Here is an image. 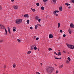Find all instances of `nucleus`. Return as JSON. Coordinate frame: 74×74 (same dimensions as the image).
<instances>
[{
  "mask_svg": "<svg viewBox=\"0 0 74 74\" xmlns=\"http://www.w3.org/2000/svg\"><path fill=\"white\" fill-rule=\"evenodd\" d=\"M38 27V25L35 26V29H37V27Z\"/></svg>",
  "mask_w": 74,
  "mask_h": 74,
  "instance_id": "18",
  "label": "nucleus"
},
{
  "mask_svg": "<svg viewBox=\"0 0 74 74\" xmlns=\"http://www.w3.org/2000/svg\"><path fill=\"white\" fill-rule=\"evenodd\" d=\"M58 73H59V71H56V74H58Z\"/></svg>",
  "mask_w": 74,
  "mask_h": 74,
  "instance_id": "39",
  "label": "nucleus"
},
{
  "mask_svg": "<svg viewBox=\"0 0 74 74\" xmlns=\"http://www.w3.org/2000/svg\"><path fill=\"white\" fill-rule=\"evenodd\" d=\"M17 41L19 42H21V40H19V39H17Z\"/></svg>",
  "mask_w": 74,
  "mask_h": 74,
  "instance_id": "34",
  "label": "nucleus"
},
{
  "mask_svg": "<svg viewBox=\"0 0 74 74\" xmlns=\"http://www.w3.org/2000/svg\"><path fill=\"white\" fill-rule=\"evenodd\" d=\"M2 9L1 8V6H0V10H1Z\"/></svg>",
  "mask_w": 74,
  "mask_h": 74,
  "instance_id": "48",
  "label": "nucleus"
},
{
  "mask_svg": "<svg viewBox=\"0 0 74 74\" xmlns=\"http://www.w3.org/2000/svg\"><path fill=\"white\" fill-rule=\"evenodd\" d=\"M66 36L65 34H64L63 35V37H66Z\"/></svg>",
  "mask_w": 74,
  "mask_h": 74,
  "instance_id": "36",
  "label": "nucleus"
},
{
  "mask_svg": "<svg viewBox=\"0 0 74 74\" xmlns=\"http://www.w3.org/2000/svg\"><path fill=\"white\" fill-rule=\"evenodd\" d=\"M58 54H59V55H61V53H60V51L59 52Z\"/></svg>",
  "mask_w": 74,
  "mask_h": 74,
  "instance_id": "28",
  "label": "nucleus"
},
{
  "mask_svg": "<svg viewBox=\"0 0 74 74\" xmlns=\"http://www.w3.org/2000/svg\"><path fill=\"white\" fill-rule=\"evenodd\" d=\"M0 27L1 28V29H4V27L1 25H0Z\"/></svg>",
  "mask_w": 74,
  "mask_h": 74,
  "instance_id": "10",
  "label": "nucleus"
},
{
  "mask_svg": "<svg viewBox=\"0 0 74 74\" xmlns=\"http://www.w3.org/2000/svg\"><path fill=\"white\" fill-rule=\"evenodd\" d=\"M56 55H58V56H59V54H56Z\"/></svg>",
  "mask_w": 74,
  "mask_h": 74,
  "instance_id": "52",
  "label": "nucleus"
},
{
  "mask_svg": "<svg viewBox=\"0 0 74 74\" xmlns=\"http://www.w3.org/2000/svg\"><path fill=\"white\" fill-rule=\"evenodd\" d=\"M66 45H67L68 47L71 49H73L74 48V45H69L67 43L66 44Z\"/></svg>",
  "mask_w": 74,
  "mask_h": 74,
  "instance_id": "2",
  "label": "nucleus"
},
{
  "mask_svg": "<svg viewBox=\"0 0 74 74\" xmlns=\"http://www.w3.org/2000/svg\"><path fill=\"white\" fill-rule=\"evenodd\" d=\"M48 50H49V51H51V50H52V49H51V48H49Z\"/></svg>",
  "mask_w": 74,
  "mask_h": 74,
  "instance_id": "35",
  "label": "nucleus"
},
{
  "mask_svg": "<svg viewBox=\"0 0 74 74\" xmlns=\"http://www.w3.org/2000/svg\"><path fill=\"white\" fill-rule=\"evenodd\" d=\"M35 19L36 20H38V16H36L35 17Z\"/></svg>",
  "mask_w": 74,
  "mask_h": 74,
  "instance_id": "21",
  "label": "nucleus"
},
{
  "mask_svg": "<svg viewBox=\"0 0 74 74\" xmlns=\"http://www.w3.org/2000/svg\"><path fill=\"white\" fill-rule=\"evenodd\" d=\"M70 27H71V28H72V27H73H73H74V24H73L71 23L70 24Z\"/></svg>",
  "mask_w": 74,
  "mask_h": 74,
  "instance_id": "9",
  "label": "nucleus"
},
{
  "mask_svg": "<svg viewBox=\"0 0 74 74\" xmlns=\"http://www.w3.org/2000/svg\"><path fill=\"white\" fill-rule=\"evenodd\" d=\"M13 29H16V27H13Z\"/></svg>",
  "mask_w": 74,
  "mask_h": 74,
  "instance_id": "50",
  "label": "nucleus"
},
{
  "mask_svg": "<svg viewBox=\"0 0 74 74\" xmlns=\"http://www.w3.org/2000/svg\"><path fill=\"white\" fill-rule=\"evenodd\" d=\"M66 63H69V61L67 60L66 61Z\"/></svg>",
  "mask_w": 74,
  "mask_h": 74,
  "instance_id": "24",
  "label": "nucleus"
},
{
  "mask_svg": "<svg viewBox=\"0 0 74 74\" xmlns=\"http://www.w3.org/2000/svg\"><path fill=\"white\" fill-rule=\"evenodd\" d=\"M55 66H57V65H56V64H55Z\"/></svg>",
  "mask_w": 74,
  "mask_h": 74,
  "instance_id": "58",
  "label": "nucleus"
},
{
  "mask_svg": "<svg viewBox=\"0 0 74 74\" xmlns=\"http://www.w3.org/2000/svg\"><path fill=\"white\" fill-rule=\"evenodd\" d=\"M14 1V0H11V1H12V2H13Z\"/></svg>",
  "mask_w": 74,
  "mask_h": 74,
  "instance_id": "53",
  "label": "nucleus"
},
{
  "mask_svg": "<svg viewBox=\"0 0 74 74\" xmlns=\"http://www.w3.org/2000/svg\"><path fill=\"white\" fill-rule=\"evenodd\" d=\"M49 38H53V35L52 34H49Z\"/></svg>",
  "mask_w": 74,
  "mask_h": 74,
  "instance_id": "6",
  "label": "nucleus"
},
{
  "mask_svg": "<svg viewBox=\"0 0 74 74\" xmlns=\"http://www.w3.org/2000/svg\"><path fill=\"white\" fill-rule=\"evenodd\" d=\"M8 29L9 33H10V34H11V31L10 30V27H8Z\"/></svg>",
  "mask_w": 74,
  "mask_h": 74,
  "instance_id": "8",
  "label": "nucleus"
},
{
  "mask_svg": "<svg viewBox=\"0 0 74 74\" xmlns=\"http://www.w3.org/2000/svg\"><path fill=\"white\" fill-rule=\"evenodd\" d=\"M5 31L6 33V34H7V31L6 30V29L5 28Z\"/></svg>",
  "mask_w": 74,
  "mask_h": 74,
  "instance_id": "30",
  "label": "nucleus"
},
{
  "mask_svg": "<svg viewBox=\"0 0 74 74\" xmlns=\"http://www.w3.org/2000/svg\"><path fill=\"white\" fill-rule=\"evenodd\" d=\"M41 9L42 10H44V7L43 6H42L41 7Z\"/></svg>",
  "mask_w": 74,
  "mask_h": 74,
  "instance_id": "19",
  "label": "nucleus"
},
{
  "mask_svg": "<svg viewBox=\"0 0 74 74\" xmlns=\"http://www.w3.org/2000/svg\"><path fill=\"white\" fill-rule=\"evenodd\" d=\"M68 32L69 34H71V28H69L68 29Z\"/></svg>",
  "mask_w": 74,
  "mask_h": 74,
  "instance_id": "7",
  "label": "nucleus"
},
{
  "mask_svg": "<svg viewBox=\"0 0 74 74\" xmlns=\"http://www.w3.org/2000/svg\"><path fill=\"white\" fill-rule=\"evenodd\" d=\"M3 41V40H1L0 41V42H2Z\"/></svg>",
  "mask_w": 74,
  "mask_h": 74,
  "instance_id": "41",
  "label": "nucleus"
},
{
  "mask_svg": "<svg viewBox=\"0 0 74 74\" xmlns=\"http://www.w3.org/2000/svg\"><path fill=\"white\" fill-rule=\"evenodd\" d=\"M58 28H59V27H60V23H58Z\"/></svg>",
  "mask_w": 74,
  "mask_h": 74,
  "instance_id": "11",
  "label": "nucleus"
},
{
  "mask_svg": "<svg viewBox=\"0 0 74 74\" xmlns=\"http://www.w3.org/2000/svg\"><path fill=\"white\" fill-rule=\"evenodd\" d=\"M13 7L15 10H17L18 9V6L17 5L14 6Z\"/></svg>",
  "mask_w": 74,
  "mask_h": 74,
  "instance_id": "5",
  "label": "nucleus"
},
{
  "mask_svg": "<svg viewBox=\"0 0 74 74\" xmlns=\"http://www.w3.org/2000/svg\"><path fill=\"white\" fill-rule=\"evenodd\" d=\"M72 3H74V0H73V1H72Z\"/></svg>",
  "mask_w": 74,
  "mask_h": 74,
  "instance_id": "42",
  "label": "nucleus"
},
{
  "mask_svg": "<svg viewBox=\"0 0 74 74\" xmlns=\"http://www.w3.org/2000/svg\"><path fill=\"white\" fill-rule=\"evenodd\" d=\"M68 8H69V9L71 8V6H69L68 7Z\"/></svg>",
  "mask_w": 74,
  "mask_h": 74,
  "instance_id": "45",
  "label": "nucleus"
},
{
  "mask_svg": "<svg viewBox=\"0 0 74 74\" xmlns=\"http://www.w3.org/2000/svg\"><path fill=\"white\" fill-rule=\"evenodd\" d=\"M39 39V38H36V40H38V39Z\"/></svg>",
  "mask_w": 74,
  "mask_h": 74,
  "instance_id": "31",
  "label": "nucleus"
},
{
  "mask_svg": "<svg viewBox=\"0 0 74 74\" xmlns=\"http://www.w3.org/2000/svg\"><path fill=\"white\" fill-rule=\"evenodd\" d=\"M67 59L68 60H69V61H70L71 60V59H70V57H68Z\"/></svg>",
  "mask_w": 74,
  "mask_h": 74,
  "instance_id": "23",
  "label": "nucleus"
},
{
  "mask_svg": "<svg viewBox=\"0 0 74 74\" xmlns=\"http://www.w3.org/2000/svg\"><path fill=\"white\" fill-rule=\"evenodd\" d=\"M16 23L17 24H20L22 22V20L21 19H17L15 21Z\"/></svg>",
  "mask_w": 74,
  "mask_h": 74,
  "instance_id": "3",
  "label": "nucleus"
},
{
  "mask_svg": "<svg viewBox=\"0 0 74 74\" xmlns=\"http://www.w3.org/2000/svg\"><path fill=\"white\" fill-rule=\"evenodd\" d=\"M52 1L54 4H55L56 3V0H52Z\"/></svg>",
  "mask_w": 74,
  "mask_h": 74,
  "instance_id": "12",
  "label": "nucleus"
},
{
  "mask_svg": "<svg viewBox=\"0 0 74 74\" xmlns=\"http://www.w3.org/2000/svg\"><path fill=\"white\" fill-rule=\"evenodd\" d=\"M13 67H14V68H15V67H16L15 64H14L13 65Z\"/></svg>",
  "mask_w": 74,
  "mask_h": 74,
  "instance_id": "27",
  "label": "nucleus"
},
{
  "mask_svg": "<svg viewBox=\"0 0 74 74\" xmlns=\"http://www.w3.org/2000/svg\"><path fill=\"white\" fill-rule=\"evenodd\" d=\"M59 12V11L58 10H55L54 12H53V13L54 14V15H55L56 16H58V14H56V13Z\"/></svg>",
  "mask_w": 74,
  "mask_h": 74,
  "instance_id": "4",
  "label": "nucleus"
},
{
  "mask_svg": "<svg viewBox=\"0 0 74 74\" xmlns=\"http://www.w3.org/2000/svg\"><path fill=\"white\" fill-rule=\"evenodd\" d=\"M58 59H61V58L60 57Z\"/></svg>",
  "mask_w": 74,
  "mask_h": 74,
  "instance_id": "57",
  "label": "nucleus"
},
{
  "mask_svg": "<svg viewBox=\"0 0 74 74\" xmlns=\"http://www.w3.org/2000/svg\"><path fill=\"white\" fill-rule=\"evenodd\" d=\"M38 25H39V26H41V25L40 24H37Z\"/></svg>",
  "mask_w": 74,
  "mask_h": 74,
  "instance_id": "49",
  "label": "nucleus"
},
{
  "mask_svg": "<svg viewBox=\"0 0 74 74\" xmlns=\"http://www.w3.org/2000/svg\"><path fill=\"white\" fill-rule=\"evenodd\" d=\"M38 51H40V49H39V48L38 49Z\"/></svg>",
  "mask_w": 74,
  "mask_h": 74,
  "instance_id": "51",
  "label": "nucleus"
},
{
  "mask_svg": "<svg viewBox=\"0 0 74 74\" xmlns=\"http://www.w3.org/2000/svg\"><path fill=\"white\" fill-rule=\"evenodd\" d=\"M46 71L47 72L48 74H51L52 71H53L54 70V68L47 66L46 68Z\"/></svg>",
  "mask_w": 74,
  "mask_h": 74,
  "instance_id": "1",
  "label": "nucleus"
},
{
  "mask_svg": "<svg viewBox=\"0 0 74 74\" xmlns=\"http://www.w3.org/2000/svg\"><path fill=\"white\" fill-rule=\"evenodd\" d=\"M31 49L32 50L33 49H34V46H32L31 47Z\"/></svg>",
  "mask_w": 74,
  "mask_h": 74,
  "instance_id": "15",
  "label": "nucleus"
},
{
  "mask_svg": "<svg viewBox=\"0 0 74 74\" xmlns=\"http://www.w3.org/2000/svg\"><path fill=\"white\" fill-rule=\"evenodd\" d=\"M58 51H60V50H58Z\"/></svg>",
  "mask_w": 74,
  "mask_h": 74,
  "instance_id": "59",
  "label": "nucleus"
},
{
  "mask_svg": "<svg viewBox=\"0 0 74 74\" xmlns=\"http://www.w3.org/2000/svg\"><path fill=\"white\" fill-rule=\"evenodd\" d=\"M3 74H4V73Z\"/></svg>",
  "mask_w": 74,
  "mask_h": 74,
  "instance_id": "61",
  "label": "nucleus"
},
{
  "mask_svg": "<svg viewBox=\"0 0 74 74\" xmlns=\"http://www.w3.org/2000/svg\"><path fill=\"white\" fill-rule=\"evenodd\" d=\"M36 74H40V73H39V72H36Z\"/></svg>",
  "mask_w": 74,
  "mask_h": 74,
  "instance_id": "37",
  "label": "nucleus"
},
{
  "mask_svg": "<svg viewBox=\"0 0 74 74\" xmlns=\"http://www.w3.org/2000/svg\"><path fill=\"white\" fill-rule=\"evenodd\" d=\"M65 4L66 5H67V6H68V5H70V4L68 3H65Z\"/></svg>",
  "mask_w": 74,
  "mask_h": 74,
  "instance_id": "17",
  "label": "nucleus"
},
{
  "mask_svg": "<svg viewBox=\"0 0 74 74\" xmlns=\"http://www.w3.org/2000/svg\"><path fill=\"white\" fill-rule=\"evenodd\" d=\"M37 49V47H36V46H35L34 47V49L35 50H36V49Z\"/></svg>",
  "mask_w": 74,
  "mask_h": 74,
  "instance_id": "26",
  "label": "nucleus"
},
{
  "mask_svg": "<svg viewBox=\"0 0 74 74\" xmlns=\"http://www.w3.org/2000/svg\"><path fill=\"white\" fill-rule=\"evenodd\" d=\"M43 1L44 2H47L48 1V0H43Z\"/></svg>",
  "mask_w": 74,
  "mask_h": 74,
  "instance_id": "29",
  "label": "nucleus"
},
{
  "mask_svg": "<svg viewBox=\"0 0 74 74\" xmlns=\"http://www.w3.org/2000/svg\"><path fill=\"white\" fill-rule=\"evenodd\" d=\"M60 33H62V32H63V31H62V30L61 29L60 31Z\"/></svg>",
  "mask_w": 74,
  "mask_h": 74,
  "instance_id": "33",
  "label": "nucleus"
},
{
  "mask_svg": "<svg viewBox=\"0 0 74 74\" xmlns=\"http://www.w3.org/2000/svg\"><path fill=\"white\" fill-rule=\"evenodd\" d=\"M41 21V19H39L38 20V22H40V21Z\"/></svg>",
  "mask_w": 74,
  "mask_h": 74,
  "instance_id": "38",
  "label": "nucleus"
},
{
  "mask_svg": "<svg viewBox=\"0 0 74 74\" xmlns=\"http://www.w3.org/2000/svg\"><path fill=\"white\" fill-rule=\"evenodd\" d=\"M71 0V1H73V0Z\"/></svg>",
  "mask_w": 74,
  "mask_h": 74,
  "instance_id": "60",
  "label": "nucleus"
},
{
  "mask_svg": "<svg viewBox=\"0 0 74 74\" xmlns=\"http://www.w3.org/2000/svg\"><path fill=\"white\" fill-rule=\"evenodd\" d=\"M31 10H32V11L33 12H35V11H36V10L33 9L32 8H31Z\"/></svg>",
  "mask_w": 74,
  "mask_h": 74,
  "instance_id": "13",
  "label": "nucleus"
},
{
  "mask_svg": "<svg viewBox=\"0 0 74 74\" xmlns=\"http://www.w3.org/2000/svg\"><path fill=\"white\" fill-rule=\"evenodd\" d=\"M40 64V65H41V66H42V63H41Z\"/></svg>",
  "mask_w": 74,
  "mask_h": 74,
  "instance_id": "56",
  "label": "nucleus"
},
{
  "mask_svg": "<svg viewBox=\"0 0 74 74\" xmlns=\"http://www.w3.org/2000/svg\"><path fill=\"white\" fill-rule=\"evenodd\" d=\"M63 52H64V53H66V51H63Z\"/></svg>",
  "mask_w": 74,
  "mask_h": 74,
  "instance_id": "55",
  "label": "nucleus"
},
{
  "mask_svg": "<svg viewBox=\"0 0 74 74\" xmlns=\"http://www.w3.org/2000/svg\"><path fill=\"white\" fill-rule=\"evenodd\" d=\"M13 31L14 32H15L16 31V30L15 29H13Z\"/></svg>",
  "mask_w": 74,
  "mask_h": 74,
  "instance_id": "43",
  "label": "nucleus"
},
{
  "mask_svg": "<svg viewBox=\"0 0 74 74\" xmlns=\"http://www.w3.org/2000/svg\"><path fill=\"white\" fill-rule=\"evenodd\" d=\"M27 22L28 24H29V20H27Z\"/></svg>",
  "mask_w": 74,
  "mask_h": 74,
  "instance_id": "22",
  "label": "nucleus"
},
{
  "mask_svg": "<svg viewBox=\"0 0 74 74\" xmlns=\"http://www.w3.org/2000/svg\"><path fill=\"white\" fill-rule=\"evenodd\" d=\"M29 16L28 15V14H25L24 15V17H27V16Z\"/></svg>",
  "mask_w": 74,
  "mask_h": 74,
  "instance_id": "16",
  "label": "nucleus"
},
{
  "mask_svg": "<svg viewBox=\"0 0 74 74\" xmlns=\"http://www.w3.org/2000/svg\"><path fill=\"white\" fill-rule=\"evenodd\" d=\"M39 3H36V5L37 6H38L39 5Z\"/></svg>",
  "mask_w": 74,
  "mask_h": 74,
  "instance_id": "32",
  "label": "nucleus"
},
{
  "mask_svg": "<svg viewBox=\"0 0 74 74\" xmlns=\"http://www.w3.org/2000/svg\"><path fill=\"white\" fill-rule=\"evenodd\" d=\"M5 69V68H6V66H4L3 67Z\"/></svg>",
  "mask_w": 74,
  "mask_h": 74,
  "instance_id": "47",
  "label": "nucleus"
},
{
  "mask_svg": "<svg viewBox=\"0 0 74 74\" xmlns=\"http://www.w3.org/2000/svg\"><path fill=\"white\" fill-rule=\"evenodd\" d=\"M30 29H31V30H32L33 29V27H30Z\"/></svg>",
  "mask_w": 74,
  "mask_h": 74,
  "instance_id": "40",
  "label": "nucleus"
},
{
  "mask_svg": "<svg viewBox=\"0 0 74 74\" xmlns=\"http://www.w3.org/2000/svg\"><path fill=\"white\" fill-rule=\"evenodd\" d=\"M31 52V51H28L27 52V53L28 54H29V53H30Z\"/></svg>",
  "mask_w": 74,
  "mask_h": 74,
  "instance_id": "25",
  "label": "nucleus"
},
{
  "mask_svg": "<svg viewBox=\"0 0 74 74\" xmlns=\"http://www.w3.org/2000/svg\"><path fill=\"white\" fill-rule=\"evenodd\" d=\"M62 67H63V65L59 66V68L60 69H61V68H62Z\"/></svg>",
  "mask_w": 74,
  "mask_h": 74,
  "instance_id": "20",
  "label": "nucleus"
},
{
  "mask_svg": "<svg viewBox=\"0 0 74 74\" xmlns=\"http://www.w3.org/2000/svg\"><path fill=\"white\" fill-rule=\"evenodd\" d=\"M62 6L59 7V10L60 11H62Z\"/></svg>",
  "mask_w": 74,
  "mask_h": 74,
  "instance_id": "14",
  "label": "nucleus"
},
{
  "mask_svg": "<svg viewBox=\"0 0 74 74\" xmlns=\"http://www.w3.org/2000/svg\"><path fill=\"white\" fill-rule=\"evenodd\" d=\"M36 36H34V38H36Z\"/></svg>",
  "mask_w": 74,
  "mask_h": 74,
  "instance_id": "54",
  "label": "nucleus"
},
{
  "mask_svg": "<svg viewBox=\"0 0 74 74\" xmlns=\"http://www.w3.org/2000/svg\"><path fill=\"white\" fill-rule=\"evenodd\" d=\"M55 59H58L59 58L57 57H56L55 58Z\"/></svg>",
  "mask_w": 74,
  "mask_h": 74,
  "instance_id": "44",
  "label": "nucleus"
},
{
  "mask_svg": "<svg viewBox=\"0 0 74 74\" xmlns=\"http://www.w3.org/2000/svg\"><path fill=\"white\" fill-rule=\"evenodd\" d=\"M54 54H55V55H56V54H57V53H56L55 52H54Z\"/></svg>",
  "mask_w": 74,
  "mask_h": 74,
  "instance_id": "46",
  "label": "nucleus"
}]
</instances>
